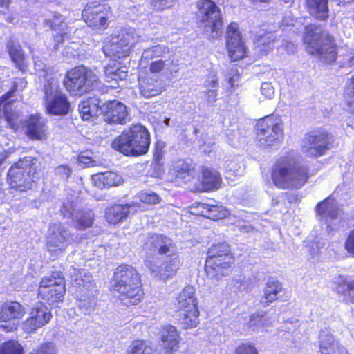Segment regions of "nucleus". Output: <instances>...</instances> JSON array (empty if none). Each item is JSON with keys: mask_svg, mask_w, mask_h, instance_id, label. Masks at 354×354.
<instances>
[{"mask_svg": "<svg viewBox=\"0 0 354 354\" xmlns=\"http://www.w3.org/2000/svg\"><path fill=\"white\" fill-rule=\"evenodd\" d=\"M109 291L123 307L139 305L145 297L141 273L131 264L118 265L109 281Z\"/></svg>", "mask_w": 354, "mask_h": 354, "instance_id": "obj_1", "label": "nucleus"}, {"mask_svg": "<svg viewBox=\"0 0 354 354\" xmlns=\"http://www.w3.org/2000/svg\"><path fill=\"white\" fill-rule=\"evenodd\" d=\"M270 176L272 184L279 189H299L308 183L312 173L307 165L288 153L275 160Z\"/></svg>", "mask_w": 354, "mask_h": 354, "instance_id": "obj_2", "label": "nucleus"}, {"mask_svg": "<svg viewBox=\"0 0 354 354\" xmlns=\"http://www.w3.org/2000/svg\"><path fill=\"white\" fill-rule=\"evenodd\" d=\"M143 247L151 253L167 255L160 266L150 268L156 277L166 281L177 274L181 263L180 258L176 252V245L170 237L162 234H150L145 240Z\"/></svg>", "mask_w": 354, "mask_h": 354, "instance_id": "obj_3", "label": "nucleus"}, {"mask_svg": "<svg viewBox=\"0 0 354 354\" xmlns=\"http://www.w3.org/2000/svg\"><path fill=\"white\" fill-rule=\"evenodd\" d=\"M306 53L326 65L335 64L338 57L339 46L335 36L319 30L315 24L304 27L302 37Z\"/></svg>", "mask_w": 354, "mask_h": 354, "instance_id": "obj_4", "label": "nucleus"}, {"mask_svg": "<svg viewBox=\"0 0 354 354\" xmlns=\"http://www.w3.org/2000/svg\"><path fill=\"white\" fill-rule=\"evenodd\" d=\"M236 257L225 241L213 243L207 250L204 270L208 279L219 282L233 270Z\"/></svg>", "mask_w": 354, "mask_h": 354, "instance_id": "obj_5", "label": "nucleus"}, {"mask_svg": "<svg viewBox=\"0 0 354 354\" xmlns=\"http://www.w3.org/2000/svg\"><path fill=\"white\" fill-rule=\"evenodd\" d=\"M148 129L140 124H132L112 141L111 147L126 156L138 157L148 153L151 145Z\"/></svg>", "mask_w": 354, "mask_h": 354, "instance_id": "obj_6", "label": "nucleus"}, {"mask_svg": "<svg viewBox=\"0 0 354 354\" xmlns=\"http://www.w3.org/2000/svg\"><path fill=\"white\" fill-rule=\"evenodd\" d=\"M102 84L100 75L84 64L68 69L64 75L63 85L73 97H80L99 88Z\"/></svg>", "mask_w": 354, "mask_h": 354, "instance_id": "obj_7", "label": "nucleus"}, {"mask_svg": "<svg viewBox=\"0 0 354 354\" xmlns=\"http://www.w3.org/2000/svg\"><path fill=\"white\" fill-rule=\"evenodd\" d=\"M39 165L38 158L31 156H24L15 162L7 173L6 181L10 188L19 192L31 189Z\"/></svg>", "mask_w": 354, "mask_h": 354, "instance_id": "obj_8", "label": "nucleus"}, {"mask_svg": "<svg viewBox=\"0 0 354 354\" xmlns=\"http://www.w3.org/2000/svg\"><path fill=\"white\" fill-rule=\"evenodd\" d=\"M197 24L203 32L211 39L218 38L223 31V17L220 8L212 0H199L196 2Z\"/></svg>", "mask_w": 354, "mask_h": 354, "instance_id": "obj_9", "label": "nucleus"}, {"mask_svg": "<svg viewBox=\"0 0 354 354\" xmlns=\"http://www.w3.org/2000/svg\"><path fill=\"white\" fill-rule=\"evenodd\" d=\"M137 42L133 32L122 30L106 37L102 41L101 50L104 56L110 59H126L131 55Z\"/></svg>", "mask_w": 354, "mask_h": 354, "instance_id": "obj_10", "label": "nucleus"}, {"mask_svg": "<svg viewBox=\"0 0 354 354\" xmlns=\"http://www.w3.org/2000/svg\"><path fill=\"white\" fill-rule=\"evenodd\" d=\"M66 295V283L62 271L55 270L43 277L39 283L37 297L49 306L63 302Z\"/></svg>", "mask_w": 354, "mask_h": 354, "instance_id": "obj_11", "label": "nucleus"}, {"mask_svg": "<svg viewBox=\"0 0 354 354\" xmlns=\"http://www.w3.org/2000/svg\"><path fill=\"white\" fill-rule=\"evenodd\" d=\"M334 142L332 133L325 129L317 128L305 134L301 150L310 157L317 158L326 155L334 147Z\"/></svg>", "mask_w": 354, "mask_h": 354, "instance_id": "obj_12", "label": "nucleus"}, {"mask_svg": "<svg viewBox=\"0 0 354 354\" xmlns=\"http://www.w3.org/2000/svg\"><path fill=\"white\" fill-rule=\"evenodd\" d=\"M113 17L111 6L94 1L88 2L82 11V19L95 31H104L109 28Z\"/></svg>", "mask_w": 354, "mask_h": 354, "instance_id": "obj_13", "label": "nucleus"}, {"mask_svg": "<svg viewBox=\"0 0 354 354\" xmlns=\"http://www.w3.org/2000/svg\"><path fill=\"white\" fill-rule=\"evenodd\" d=\"M282 122L272 115L259 120L256 124V136L265 146L273 145L283 137Z\"/></svg>", "mask_w": 354, "mask_h": 354, "instance_id": "obj_14", "label": "nucleus"}, {"mask_svg": "<svg viewBox=\"0 0 354 354\" xmlns=\"http://www.w3.org/2000/svg\"><path fill=\"white\" fill-rule=\"evenodd\" d=\"M26 314V308L20 302L15 300L3 302L0 305V329L6 333L16 331Z\"/></svg>", "mask_w": 354, "mask_h": 354, "instance_id": "obj_15", "label": "nucleus"}, {"mask_svg": "<svg viewBox=\"0 0 354 354\" xmlns=\"http://www.w3.org/2000/svg\"><path fill=\"white\" fill-rule=\"evenodd\" d=\"M171 170V182L193 192L198 174L195 164L192 160L178 159L174 162Z\"/></svg>", "mask_w": 354, "mask_h": 354, "instance_id": "obj_16", "label": "nucleus"}, {"mask_svg": "<svg viewBox=\"0 0 354 354\" xmlns=\"http://www.w3.org/2000/svg\"><path fill=\"white\" fill-rule=\"evenodd\" d=\"M225 48L232 62L247 57V47L236 22H231L226 27Z\"/></svg>", "mask_w": 354, "mask_h": 354, "instance_id": "obj_17", "label": "nucleus"}, {"mask_svg": "<svg viewBox=\"0 0 354 354\" xmlns=\"http://www.w3.org/2000/svg\"><path fill=\"white\" fill-rule=\"evenodd\" d=\"M73 239L68 229L59 225L47 236L46 246L50 256L58 258L63 254Z\"/></svg>", "mask_w": 354, "mask_h": 354, "instance_id": "obj_18", "label": "nucleus"}, {"mask_svg": "<svg viewBox=\"0 0 354 354\" xmlns=\"http://www.w3.org/2000/svg\"><path fill=\"white\" fill-rule=\"evenodd\" d=\"M159 334L160 342L157 354H176L182 341L177 328L171 324L163 325L159 330Z\"/></svg>", "mask_w": 354, "mask_h": 354, "instance_id": "obj_19", "label": "nucleus"}, {"mask_svg": "<svg viewBox=\"0 0 354 354\" xmlns=\"http://www.w3.org/2000/svg\"><path fill=\"white\" fill-rule=\"evenodd\" d=\"M201 177L197 174L193 193L209 192L218 189L222 184L220 173L212 168L202 167L200 171Z\"/></svg>", "mask_w": 354, "mask_h": 354, "instance_id": "obj_20", "label": "nucleus"}, {"mask_svg": "<svg viewBox=\"0 0 354 354\" xmlns=\"http://www.w3.org/2000/svg\"><path fill=\"white\" fill-rule=\"evenodd\" d=\"M26 136L33 141H45L49 136L47 120L39 113L30 115L24 121Z\"/></svg>", "mask_w": 354, "mask_h": 354, "instance_id": "obj_21", "label": "nucleus"}, {"mask_svg": "<svg viewBox=\"0 0 354 354\" xmlns=\"http://www.w3.org/2000/svg\"><path fill=\"white\" fill-rule=\"evenodd\" d=\"M333 291L342 302L354 305V277L339 274L333 281Z\"/></svg>", "mask_w": 354, "mask_h": 354, "instance_id": "obj_22", "label": "nucleus"}, {"mask_svg": "<svg viewBox=\"0 0 354 354\" xmlns=\"http://www.w3.org/2000/svg\"><path fill=\"white\" fill-rule=\"evenodd\" d=\"M102 115L108 124H124L127 122V106L117 100H108L103 104Z\"/></svg>", "mask_w": 354, "mask_h": 354, "instance_id": "obj_23", "label": "nucleus"}, {"mask_svg": "<svg viewBox=\"0 0 354 354\" xmlns=\"http://www.w3.org/2000/svg\"><path fill=\"white\" fill-rule=\"evenodd\" d=\"M51 317V313L45 305L35 306L31 309L29 317L24 322L25 328L28 332H35L48 324Z\"/></svg>", "mask_w": 354, "mask_h": 354, "instance_id": "obj_24", "label": "nucleus"}, {"mask_svg": "<svg viewBox=\"0 0 354 354\" xmlns=\"http://www.w3.org/2000/svg\"><path fill=\"white\" fill-rule=\"evenodd\" d=\"M196 310H199V308L195 289L192 286H186L177 297L176 314Z\"/></svg>", "mask_w": 354, "mask_h": 354, "instance_id": "obj_25", "label": "nucleus"}, {"mask_svg": "<svg viewBox=\"0 0 354 354\" xmlns=\"http://www.w3.org/2000/svg\"><path fill=\"white\" fill-rule=\"evenodd\" d=\"M79 111L83 120L94 122L102 115L103 104L98 97H88L80 103Z\"/></svg>", "mask_w": 354, "mask_h": 354, "instance_id": "obj_26", "label": "nucleus"}, {"mask_svg": "<svg viewBox=\"0 0 354 354\" xmlns=\"http://www.w3.org/2000/svg\"><path fill=\"white\" fill-rule=\"evenodd\" d=\"M284 292L285 288L281 282L278 280L269 279L263 289V295L260 302L263 306H268L278 301Z\"/></svg>", "mask_w": 354, "mask_h": 354, "instance_id": "obj_27", "label": "nucleus"}, {"mask_svg": "<svg viewBox=\"0 0 354 354\" xmlns=\"http://www.w3.org/2000/svg\"><path fill=\"white\" fill-rule=\"evenodd\" d=\"M6 49L10 60L14 63L15 67L23 73L26 72L29 64L20 44L10 40L6 44Z\"/></svg>", "mask_w": 354, "mask_h": 354, "instance_id": "obj_28", "label": "nucleus"}, {"mask_svg": "<svg viewBox=\"0 0 354 354\" xmlns=\"http://www.w3.org/2000/svg\"><path fill=\"white\" fill-rule=\"evenodd\" d=\"M46 111L54 115H65L70 109V102L63 92H58L53 97L46 101Z\"/></svg>", "mask_w": 354, "mask_h": 354, "instance_id": "obj_29", "label": "nucleus"}, {"mask_svg": "<svg viewBox=\"0 0 354 354\" xmlns=\"http://www.w3.org/2000/svg\"><path fill=\"white\" fill-rule=\"evenodd\" d=\"M130 206L127 204L114 203L108 206L104 212L105 220L112 225H116L125 220L129 214Z\"/></svg>", "mask_w": 354, "mask_h": 354, "instance_id": "obj_30", "label": "nucleus"}, {"mask_svg": "<svg viewBox=\"0 0 354 354\" xmlns=\"http://www.w3.org/2000/svg\"><path fill=\"white\" fill-rule=\"evenodd\" d=\"M94 185L99 189L115 187L121 183V177L115 172L105 171L91 176Z\"/></svg>", "mask_w": 354, "mask_h": 354, "instance_id": "obj_31", "label": "nucleus"}, {"mask_svg": "<svg viewBox=\"0 0 354 354\" xmlns=\"http://www.w3.org/2000/svg\"><path fill=\"white\" fill-rule=\"evenodd\" d=\"M306 8L316 19L326 20L329 15L328 0H305Z\"/></svg>", "mask_w": 354, "mask_h": 354, "instance_id": "obj_32", "label": "nucleus"}, {"mask_svg": "<svg viewBox=\"0 0 354 354\" xmlns=\"http://www.w3.org/2000/svg\"><path fill=\"white\" fill-rule=\"evenodd\" d=\"M103 71L107 82L122 80L127 76V66L120 63H109L104 67Z\"/></svg>", "mask_w": 354, "mask_h": 354, "instance_id": "obj_33", "label": "nucleus"}, {"mask_svg": "<svg viewBox=\"0 0 354 354\" xmlns=\"http://www.w3.org/2000/svg\"><path fill=\"white\" fill-rule=\"evenodd\" d=\"M276 38L270 32L256 35L253 43L254 48L261 55H265L274 48Z\"/></svg>", "mask_w": 354, "mask_h": 354, "instance_id": "obj_34", "label": "nucleus"}, {"mask_svg": "<svg viewBox=\"0 0 354 354\" xmlns=\"http://www.w3.org/2000/svg\"><path fill=\"white\" fill-rule=\"evenodd\" d=\"M140 90L143 97L150 98L160 95L162 92V87L157 80L145 78L140 82Z\"/></svg>", "mask_w": 354, "mask_h": 354, "instance_id": "obj_35", "label": "nucleus"}, {"mask_svg": "<svg viewBox=\"0 0 354 354\" xmlns=\"http://www.w3.org/2000/svg\"><path fill=\"white\" fill-rule=\"evenodd\" d=\"M176 315L178 324L181 326L183 329L194 328L199 324V310L176 314Z\"/></svg>", "mask_w": 354, "mask_h": 354, "instance_id": "obj_36", "label": "nucleus"}, {"mask_svg": "<svg viewBox=\"0 0 354 354\" xmlns=\"http://www.w3.org/2000/svg\"><path fill=\"white\" fill-rule=\"evenodd\" d=\"M153 348L146 339H136L131 342L125 354H153Z\"/></svg>", "mask_w": 354, "mask_h": 354, "instance_id": "obj_37", "label": "nucleus"}, {"mask_svg": "<svg viewBox=\"0 0 354 354\" xmlns=\"http://www.w3.org/2000/svg\"><path fill=\"white\" fill-rule=\"evenodd\" d=\"M1 110L2 111V115H0V118H3L5 119L8 128L17 130L19 126L17 113L11 107V105H9V103L2 105Z\"/></svg>", "mask_w": 354, "mask_h": 354, "instance_id": "obj_38", "label": "nucleus"}, {"mask_svg": "<svg viewBox=\"0 0 354 354\" xmlns=\"http://www.w3.org/2000/svg\"><path fill=\"white\" fill-rule=\"evenodd\" d=\"M230 213L227 207L219 204H209L207 207V219L218 221L226 218Z\"/></svg>", "mask_w": 354, "mask_h": 354, "instance_id": "obj_39", "label": "nucleus"}, {"mask_svg": "<svg viewBox=\"0 0 354 354\" xmlns=\"http://www.w3.org/2000/svg\"><path fill=\"white\" fill-rule=\"evenodd\" d=\"M95 215L93 211L82 212L74 222V227L77 230H85L92 227L94 223Z\"/></svg>", "mask_w": 354, "mask_h": 354, "instance_id": "obj_40", "label": "nucleus"}, {"mask_svg": "<svg viewBox=\"0 0 354 354\" xmlns=\"http://www.w3.org/2000/svg\"><path fill=\"white\" fill-rule=\"evenodd\" d=\"M22 345L15 339H8L0 344V354H24Z\"/></svg>", "mask_w": 354, "mask_h": 354, "instance_id": "obj_41", "label": "nucleus"}, {"mask_svg": "<svg viewBox=\"0 0 354 354\" xmlns=\"http://www.w3.org/2000/svg\"><path fill=\"white\" fill-rule=\"evenodd\" d=\"M139 201L145 205H157L161 202V197L153 192L140 191L137 194Z\"/></svg>", "mask_w": 354, "mask_h": 354, "instance_id": "obj_42", "label": "nucleus"}, {"mask_svg": "<svg viewBox=\"0 0 354 354\" xmlns=\"http://www.w3.org/2000/svg\"><path fill=\"white\" fill-rule=\"evenodd\" d=\"M44 99L46 101L53 97L58 92H62L59 83L54 79L48 80L44 85Z\"/></svg>", "mask_w": 354, "mask_h": 354, "instance_id": "obj_43", "label": "nucleus"}, {"mask_svg": "<svg viewBox=\"0 0 354 354\" xmlns=\"http://www.w3.org/2000/svg\"><path fill=\"white\" fill-rule=\"evenodd\" d=\"M208 203L196 202L187 207V213L198 217L207 218Z\"/></svg>", "mask_w": 354, "mask_h": 354, "instance_id": "obj_44", "label": "nucleus"}, {"mask_svg": "<svg viewBox=\"0 0 354 354\" xmlns=\"http://www.w3.org/2000/svg\"><path fill=\"white\" fill-rule=\"evenodd\" d=\"M28 354H57V348L54 342L47 341L40 344Z\"/></svg>", "mask_w": 354, "mask_h": 354, "instance_id": "obj_45", "label": "nucleus"}, {"mask_svg": "<svg viewBox=\"0 0 354 354\" xmlns=\"http://www.w3.org/2000/svg\"><path fill=\"white\" fill-rule=\"evenodd\" d=\"M320 354H336V346L331 337L326 336L319 341Z\"/></svg>", "mask_w": 354, "mask_h": 354, "instance_id": "obj_46", "label": "nucleus"}, {"mask_svg": "<svg viewBox=\"0 0 354 354\" xmlns=\"http://www.w3.org/2000/svg\"><path fill=\"white\" fill-rule=\"evenodd\" d=\"M234 354H259L254 344L249 342H242L234 349Z\"/></svg>", "mask_w": 354, "mask_h": 354, "instance_id": "obj_47", "label": "nucleus"}, {"mask_svg": "<svg viewBox=\"0 0 354 354\" xmlns=\"http://www.w3.org/2000/svg\"><path fill=\"white\" fill-rule=\"evenodd\" d=\"M174 0H150V6L155 12H162L173 6Z\"/></svg>", "mask_w": 354, "mask_h": 354, "instance_id": "obj_48", "label": "nucleus"}, {"mask_svg": "<svg viewBox=\"0 0 354 354\" xmlns=\"http://www.w3.org/2000/svg\"><path fill=\"white\" fill-rule=\"evenodd\" d=\"M348 100L346 105L351 113H354V75L351 77L349 84L346 86Z\"/></svg>", "mask_w": 354, "mask_h": 354, "instance_id": "obj_49", "label": "nucleus"}, {"mask_svg": "<svg viewBox=\"0 0 354 354\" xmlns=\"http://www.w3.org/2000/svg\"><path fill=\"white\" fill-rule=\"evenodd\" d=\"M55 176L68 181L72 174V169L68 165H59L55 168Z\"/></svg>", "mask_w": 354, "mask_h": 354, "instance_id": "obj_50", "label": "nucleus"}, {"mask_svg": "<svg viewBox=\"0 0 354 354\" xmlns=\"http://www.w3.org/2000/svg\"><path fill=\"white\" fill-rule=\"evenodd\" d=\"M333 205L329 198H326L317 203L315 211L319 216L324 217Z\"/></svg>", "mask_w": 354, "mask_h": 354, "instance_id": "obj_51", "label": "nucleus"}, {"mask_svg": "<svg viewBox=\"0 0 354 354\" xmlns=\"http://www.w3.org/2000/svg\"><path fill=\"white\" fill-rule=\"evenodd\" d=\"M344 246L347 252L354 257V228L348 232Z\"/></svg>", "mask_w": 354, "mask_h": 354, "instance_id": "obj_52", "label": "nucleus"}, {"mask_svg": "<svg viewBox=\"0 0 354 354\" xmlns=\"http://www.w3.org/2000/svg\"><path fill=\"white\" fill-rule=\"evenodd\" d=\"M166 64L164 60L158 59L153 61L149 65V71L153 74L160 73L165 68Z\"/></svg>", "mask_w": 354, "mask_h": 354, "instance_id": "obj_53", "label": "nucleus"}, {"mask_svg": "<svg viewBox=\"0 0 354 354\" xmlns=\"http://www.w3.org/2000/svg\"><path fill=\"white\" fill-rule=\"evenodd\" d=\"M78 162L86 167H88L91 163L93 162V160L91 157L85 156L83 153H80L77 156Z\"/></svg>", "mask_w": 354, "mask_h": 354, "instance_id": "obj_54", "label": "nucleus"}, {"mask_svg": "<svg viewBox=\"0 0 354 354\" xmlns=\"http://www.w3.org/2000/svg\"><path fill=\"white\" fill-rule=\"evenodd\" d=\"M262 94L270 98L274 95V88L268 83H263L261 88Z\"/></svg>", "mask_w": 354, "mask_h": 354, "instance_id": "obj_55", "label": "nucleus"}, {"mask_svg": "<svg viewBox=\"0 0 354 354\" xmlns=\"http://www.w3.org/2000/svg\"><path fill=\"white\" fill-rule=\"evenodd\" d=\"M338 215H339L338 208L335 205H333L324 217H327L330 219H336L338 218Z\"/></svg>", "mask_w": 354, "mask_h": 354, "instance_id": "obj_56", "label": "nucleus"}, {"mask_svg": "<svg viewBox=\"0 0 354 354\" xmlns=\"http://www.w3.org/2000/svg\"><path fill=\"white\" fill-rule=\"evenodd\" d=\"M10 90L15 93H17V92L19 91V82L16 80L12 82L11 88Z\"/></svg>", "mask_w": 354, "mask_h": 354, "instance_id": "obj_57", "label": "nucleus"}, {"mask_svg": "<svg viewBox=\"0 0 354 354\" xmlns=\"http://www.w3.org/2000/svg\"><path fill=\"white\" fill-rule=\"evenodd\" d=\"M10 3H11V0H0V6L1 7L8 8Z\"/></svg>", "mask_w": 354, "mask_h": 354, "instance_id": "obj_58", "label": "nucleus"}, {"mask_svg": "<svg viewBox=\"0 0 354 354\" xmlns=\"http://www.w3.org/2000/svg\"><path fill=\"white\" fill-rule=\"evenodd\" d=\"M75 282L76 283V284L79 286H84V280L81 278V277H76L75 279Z\"/></svg>", "mask_w": 354, "mask_h": 354, "instance_id": "obj_59", "label": "nucleus"}, {"mask_svg": "<svg viewBox=\"0 0 354 354\" xmlns=\"http://www.w3.org/2000/svg\"><path fill=\"white\" fill-rule=\"evenodd\" d=\"M338 1L339 5H345L350 3L351 2L353 1L354 0H337Z\"/></svg>", "mask_w": 354, "mask_h": 354, "instance_id": "obj_60", "label": "nucleus"}, {"mask_svg": "<svg viewBox=\"0 0 354 354\" xmlns=\"http://www.w3.org/2000/svg\"><path fill=\"white\" fill-rule=\"evenodd\" d=\"M55 23L54 22H52V21H50V27L52 30H56V27H55Z\"/></svg>", "mask_w": 354, "mask_h": 354, "instance_id": "obj_61", "label": "nucleus"}, {"mask_svg": "<svg viewBox=\"0 0 354 354\" xmlns=\"http://www.w3.org/2000/svg\"><path fill=\"white\" fill-rule=\"evenodd\" d=\"M284 3H292L294 0H281Z\"/></svg>", "mask_w": 354, "mask_h": 354, "instance_id": "obj_62", "label": "nucleus"}, {"mask_svg": "<svg viewBox=\"0 0 354 354\" xmlns=\"http://www.w3.org/2000/svg\"><path fill=\"white\" fill-rule=\"evenodd\" d=\"M12 20H13V18L12 17H9L7 19H6V21L7 22H9V23H11L12 22Z\"/></svg>", "mask_w": 354, "mask_h": 354, "instance_id": "obj_63", "label": "nucleus"}, {"mask_svg": "<svg viewBox=\"0 0 354 354\" xmlns=\"http://www.w3.org/2000/svg\"><path fill=\"white\" fill-rule=\"evenodd\" d=\"M3 163V160L0 159V166L2 165Z\"/></svg>", "mask_w": 354, "mask_h": 354, "instance_id": "obj_64", "label": "nucleus"}]
</instances>
